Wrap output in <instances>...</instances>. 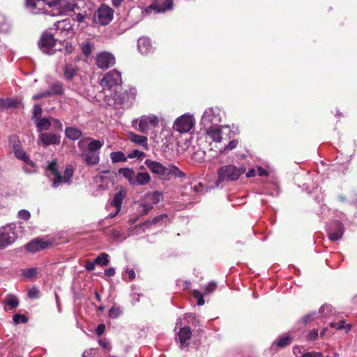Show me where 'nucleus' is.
Here are the masks:
<instances>
[{
    "mask_svg": "<svg viewBox=\"0 0 357 357\" xmlns=\"http://www.w3.org/2000/svg\"><path fill=\"white\" fill-rule=\"evenodd\" d=\"M27 9L33 14L46 13L50 16L66 15L78 8L74 1L66 0H26Z\"/></svg>",
    "mask_w": 357,
    "mask_h": 357,
    "instance_id": "1",
    "label": "nucleus"
},
{
    "mask_svg": "<svg viewBox=\"0 0 357 357\" xmlns=\"http://www.w3.org/2000/svg\"><path fill=\"white\" fill-rule=\"evenodd\" d=\"M195 123V119L192 115L183 114L176 119L174 128L179 133L189 132L194 128Z\"/></svg>",
    "mask_w": 357,
    "mask_h": 357,
    "instance_id": "9",
    "label": "nucleus"
},
{
    "mask_svg": "<svg viewBox=\"0 0 357 357\" xmlns=\"http://www.w3.org/2000/svg\"><path fill=\"white\" fill-rule=\"evenodd\" d=\"M128 139L131 142L142 146L146 150L149 148L148 138L144 135H140L133 132H130L128 133Z\"/></svg>",
    "mask_w": 357,
    "mask_h": 357,
    "instance_id": "18",
    "label": "nucleus"
},
{
    "mask_svg": "<svg viewBox=\"0 0 357 357\" xmlns=\"http://www.w3.org/2000/svg\"><path fill=\"white\" fill-rule=\"evenodd\" d=\"M49 96L52 95H58L61 96L63 93L64 89L63 84L60 82H56L52 84L50 89L47 90Z\"/></svg>",
    "mask_w": 357,
    "mask_h": 357,
    "instance_id": "29",
    "label": "nucleus"
},
{
    "mask_svg": "<svg viewBox=\"0 0 357 357\" xmlns=\"http://www.w3.org/2000/svg\"><path fill=\"white\" fill-rule=\"evenodd\" d=\"M217 284L215 282H211L207 285L204 287V291L207 294H210L215 291L216 289Z\"/></svg>",
    "mask_w": 357,
    "mask_h": 357,
    "instance_id": "51",
    "label": "nucleus"
},
{
    "mask_svg": "<svg viewBox=\"0 0 357 357\" xmlns=\"http://www.w3.org/2000/svg\"><path fill=\"white\" fill-rule=\"evenodd\" d=\"M115 268L112 267L105 270V275L109 277L114 276L115 275Z\"/></svg>",
    "mask_w": 357,
    "mask_h": 357,
    "instance_id": "64",
    "label": "nucleus"
},
{
    "mask_svg": "<svg viewBox=\"0 0 357 357\" xmlns=\"http://www.w3.org/2000/svg\"><path fill=\"white\" fill-rule=\"evenodd\" d=\"M344 232V227L340 222L333 221L328 229V238L332 241L340 240Z\"/></svg>",
    "mask_w": 357,
    "mask_h": 357,
    "instance_id": "15",
    "label": "nucleus"
},
{
    "mask_svg": "<svg viewBox=\"0 0 357 357\" xmlns=\"http://www.w3.org/2000/svg\"><path fill=\"white\" fill-rule=\"evenodd\" d=\"M86 139H82L77 143V146L81 151L80 156L88 165H94L100 162L99 153H96L86 149Z\"/></svg>",
    "mask_w": 357,
    "mask_h": 357,
    "instance_id": "10",
    "label": "nucleus"
},
{
    "mask_svg": "<svg viewBox=\"0 0 357 357\" xmlns=\"http://www.w3.org/2000/svg\"><path fill=\"white\" fill-rule=\"evenodd\" d=\"M110 158L114 163L126 162L127 160V157L121 151L112 152L110 153Z\"/></svg>",
    "mask_w": 357,
    "mask_h": 357,
    "instance_id": "33",
    "label": "nucleus"
},
{
    "mask_svg": "<svg viewBox=\"0 0 357 357\" xmlns=\"http://www.w3.org/2000/svg\"><path fill=\"white\" fill-rule=\"evenodd\" d=\"M105 329V326L103 324H99L96 329V334L100 336L101 335Z\"/></svg>",
    "mask_w": 357,
    "mask_h": 357,
    "instance_id": "63",
    "label": "nucleus"
},
{
    "mask_svg": "<svg viewBox=\"0 0 357 357\" xmlns=\"http://www.w3.org/2000/svg\"><path fill=\"white\" fill-rule=\"evenodd\" d=\"M206 128V133L213 142H220L222 140L221 130L218 126H211Z\"/></svg>",
    "mask_w": 357,
    "mask_h": 357,
    "instance_id": "21",
    "label": "nucleus"
},
{
    "mask_svg": "<svg viewBox=\"0 0 357 357\" xmlns=\"http://www.w3.org/2000/svg\"><path fill=\"white\" fill-rule=\"evenodd\" d=\"M179 341L182 347H187V341L191 338L192 333L189 327H183L180 328L178 333Z\"/></svg>",
    "mask_w": 357,
    "mask_h": 357,
    "instance_id": "22",
    "label": "nucleus"
},
{
    "mask_svg": "<svg viewBox=\"0 0 357 357\" xmlns=\"http://www.w3.org/2000/svg\"><path fill=\"white\" fill-rule=\"evenodd\" d=\"M96 350L94 349H90L89 350L85 351L82 355V357H96Z\"/></svg>",
    "mask_w": 357,
    "mask_h": 357,
    "instance_id": "57",
    "label": "nucleus"
},
{
    "mask_svg": "<svg viewBox=\"0 0 357 357\" xmlns=\"http://www.w3.org/2000/svg\"><path fill=\"white\" fill-rule=\"evenodd\" d=\"M317 314V312H312V313L306 314L303 317L302 321L304 324H307V323L310 322L311 321H312L316 317Z\"/></svg>",
    "mask_w": 357,
    "mask_h": 357,
    "instance_id": "53",
    "label": "nucleus"
},
{
    "mask_svg": "<svg viewBox=\"0 0 357 357\" xmlns=\"http://www.w3.org/2000/svg\"><path fill=\"white\" fill-rule=\"evenodd\" d=\"M193 296L197 299V305H203L205 303L202 293L198 290L193 291Z\"/></svg>",
    "mask_w": 357,
    "mask_h": 357,
    "instance_id": "45",
    "label": "nucleus"
},
{
    "mask_svg": "<svg viewBox=\"0 0 357 357\" xmlns=\"http://www.w3.org/2000/svg\"><path fill=\"white\" fill-rule=\"evenodd\" d=\"M17 105V102L15 100L11 99H0V108H10L15 107Z\"/></svg>",
    "mask_w": 357,
    "mask_h": 357,
    "instance_id": "36",
    "label": "nucleus"
},
{
    "mask_svg": "<svg viewBox=\"0 0 357 357\" xmlns=\"http://www.w3.org/2000/svg\"><path fill=\"white\" fill-rule=\"evenodd\" d=\"M42 107L41 105L39 104H36L33 106V119L36 121L38 118H41L42 115Z\"/></svg>",
    "mask_w": 357,
    "mask_h": 357,
    "instance_id": "42",
    "label": "nucleus"
},
{
    "mask_svg": "<svg viewBox=\"0 0 357 357\" xmlns=\"http://www.w3.org/2000/svg\"><path fill=\"white\" fill-rule=\"evenodd\" d=\"M319 337L318 330L313 328L310 330L305 336L307 341H314Z\"/></svg>",
    "mask_w": 357,
    "mask_h": 357,
    "instance_id": "40",
    "label": "nucleus"
},
{
    "mask_svg": "<svg viewBox=\"0 0 357 357\" xmlns=\"http://www.w3.org/2000/svg\"><path fill=\"white\" fill-rule=\"evenodd\" d=\"M333 312V308H332V306L330 305H323L319 310V314H321V316H325V317H327V316H329Z\"/></svg>",
    "mask_w": 357,
    "mask_h": 357,
    "instance_id": "38",
    "label": "nucleus"
},
{
    "mask_svg": "<svg viewBox=\"0 0 357 357\" xmlns=\"http://www.w3.org/2000/svg\"><path fill=\"white\" fill-rule=\"evenodd\" d=\"M121 312L119 307H112L109 310V317L112 319L117 318L120 315Z\"/></svg>",
    "mask_w": 357,
    "mask_h": 357,
    "instance_id": "49",
    "label": "nucleus"
},
{
    "mask_svg": "<svg viewBox=\"0 0 357 357\" xmlns=\"http://www.w3.org/2000/svg\"><path fill=\"white\" fill-rule=\"evenodd\" d=\"M17 216L20 219L28 220L31 217V213L27 210L22 209L19 211Z\"/></svg>",
    "mask_w": 357,
    "mask_h": 357,
    "instance_id": "50",
    "label": "nucleus"
},
{
    "mask_svg": "<svg viewBox=\"0 0 357 357\" xmlns=\"http://www.w3.org/2000/svg\"><path fill=\"white\" fill-rule=\"evenodd\" d=\"M9 140L13 151L22 147L20 141L16 137H11Z\"/></svg>",
    "mask_w": 357,
    "mask_h": 357,
    "instance_id": "44",
    "label": "nucleus"
},
{
    "mask_svg": "<svg viewBox=\"0 0 357 357\" xmlns=\"http://www.w3.org/2000/svg\"><path fill=\"white\" fill-rule=\"evenodd\" d=\"M17 238V226L15 224L0 227V249H4L13 244Z\"/></svg>",
    "mask_w": 357,
    "mask_h": 357,
    "instance_id": "7",
    "label": "nucleus"
},
{
    "mask_svg": "<svg viewBox=\"0 0 357 357\" xmlns=\"http://www.w3.org/2000/svg\"><path fill=\"white\" fill-rule=\"evenodd\" d=\"M147 197L151 200L152 205L157 204L160 202L162 197V193L160 191H155L151 194H149Z\"/></svg>",
    "mask_w": 357,
    "mask_h": 357,
    "instance_id": "35",
    "label": "nucleus"
},
{
    "mask_svg": "<svg viewBox=\"0 0 357 357\" xmlns=\"http://www.w3.org/2000/svg\"><path fill=\"white\" fill-rule=\"evenodd\" d=\"M146 154L142 152L139 151L138 150H133L130 153H128V158H138L141 159L142 158L144 157Z\"/></svg>",
    "mask_w": 357,
    "mask_h": 357,
    "instance_id": "43",
    "label": "nucleus"
},
{
    "mask_svg": "<svg viewBox=\"0 0 357 357\" xmlns=\"http://www.w3.org/2000/svg\"><path fill=\"white\" fill-rule=\"evenodd\" d=\"M172 176L184 178L185 176V174L176 166L173 165H167V174L165 175V180L169 179Z\"/></svg>",
    "mask_w": 357,
    "mask_h": 357,
    "instance_id": "23",
    "label": "nucleus"
},
{
    "mask_svg": "<svg viewBox=\"0 0 357 357\" xmlns=\"http://www.w3.org/2000/svg\"><path fill=\"white\" fill-rule=\"evenodd\" d=\"M35 121L39 131L47 130L52 125L51 119L49 118H38Z\"/></svg>",
    "mask_w": 357,
    "mask_h": 357,
    "instance_id": "28",
    "label": "nucleus"
},
{
    "mask_svg": "<svg viewBox=\"0 0 357 357\" xmlns=\"http://www.w3.org/2000/svg\"><path fill=\"white\" fill-rule=\"evenodd\" d=\"M86 270L88 271H92L95 269L96 267V262L95 261H87L85 266H84Z\"/></svg>",
    "mask_w": 357,
    "mask_h": 357,
    "instance_id": "58",
    "label": "nucleus"
},
{
    "mask_svg": "<svg viewBox=\"0 0 357 357\" xmlns=\"http://www.w3.org/2000/svg\"><path fill=\"white\" fill-rule=\"evenodd\" d=\"M57 162L56 160L51 161L47 166V170L54 176L52 180V187L57 188L63 184H70L73 176V169L71 166H68L65 169L63 175H61L56 169Z\"/></svg>",
    "mask_w": 357,
    "mask_h": 357,
    "instance_id": "3",
    "label": "nucleus"
},
{
    "mask_svg": "<svg viewBox=\"0 0 357 357\" xmlns=\"http://www.w3.org/2000/svg\"><path fill=\"white\" fill-rule=\"evenodd\" d=\"M153 208L152 204H142L139 206V212L142 215L147 214L149 211Z\"/></svg>",
    "mask_w": 357,
    "mask_h": 357,
    "instance_id": "47",
    "label": "nucleus"
},
{
    "mask_svg": "<svg viewBox=\"0 0 357 357\" xmlns=\"http://www.w3.org/2000/svg\"><path fill=\"white\" fill-rule=\"evenodd\" d=\"M39 46L40 50L47 54H54L56 50H60V48H56V43L54 36L47 32H45L41 36Z\"/></svg>",
    "mask_w": 357,
    "mask_h": 357,
    "instance_id": "11",
    "label": "nucleus"
},
{
    "mask_svg": "<svg viewBox=\"0 0 357 357\" xmlns=\"http://www.w3.org/2000/svg\"><path fill=\"white\" fill-rule=\"evenodd\" d=\"M38 141L45 146L50 145H58L60 144V136L51 132H43L40 134Z\"/></svg>",
    "mask_w": 357,
    "mask_h": 357,
    "instance_id": "17",
    "label": "nucleus"
},
{
    "mask_svg": "<svg viewBox=\"0 0 357 357\" xmlns=\"http://www.w3.org/2000/svg\"><path fill=\"white\" fill-rule=\"evenodd\" d=\"M221 122L220 109L218 107L206 109L201 119V123L204 127L218 126Z\"/></svg>",
    "mask_w": 357,
    "mask_h": 357,
    "instance_id": "8",
    "label": "nucleus"
},
{
    "mask_svg": "<svg viewBox=\"0 0 357 357\" xmlns=\"http://www.w3.org/2000/svg\"><path fill=\"white\" fill-rule=\"evenodd\" d=\"M13 152L17 158H18L20 160L24 161L28 165H30L32 167H35L36 164L29 159V158L28 157V155H26V153H25V151L23 150V149L22 147L13 151Z\"/></svg>",
    "mask_w": 357,
    "mask_h": 357,
    "instance_id": "26",
    "label": "nucleus"
},
{
    "mask_svg": "<svg viewBox=\"0 0 357 357\" xmlns=\"http://www.w3.org/2000/svg\"><path fill=\"white\" fill-rule=\"evenodd\" d=\"M66 136L71 140H77L82 136V132L78 128L67 127L65 130Z\"/></svg>",
    "mask_w": 357,
    "mask_h": 357,
    "instance_id": "27",
    "label": "nucleus"
},
{
    "mask_svg": "<svg viewBox=\"0 0 357 357\" xmlns=\"http://www.w3.org/2000/svg\"><path fill=\"white\" fill-rule=\"evenodd\" d=\"M136 94L137 90L134 87L130 88L129 91H124L122 93H119L117 91L111 96L114 102H107V104L114 107L120 106L123 108H128L133 104Z\"/></svg>",
    "mask_w": 357,
    "mask_h": 357,
    "instance_id": "6",
    "label": "nucleus"
},
{
    "mask_svg": "<svg viewBox=\"0 0 357 357\" xmlns=\"http://www.w3.org/2000/svg\"><path fill=\"white\" fill-rule=\"evenodd\" d=\"M159 123L158 117L153 114L142 115L139 119L132 120V127L144 135L155 129Z\"/></svg>",
    "mask_w": 357,
    "mask_h": 357,
    "instance_id": "4",
    "label": "nucleus"
},
{
    "mask_svg": "<svg viewBox=\"0 0 357 357\" xmlns=\"http://www.w3.org/2000/svg\"><path fill=\"white\" fill-rule=\"evenodd\" d=\"M126 195L122 191H119L114 195V197L112 201L111 204L116 208H121L122 202L124 199Z\"/></svg>",
    "mask_w": 357,
    "mask_h": 357,
    "instance_id": "32",
    "label": "nucleus"
},
{
    "mask_svg": "<svg viewBox=\"0 0 357 357\" xmlns=\"http://www.w3.org/2000/svg\"><path fill=\"white\" fill-rule=\"evenodd\" d=\"M138 50L142 54H148L153 52V46L149 38H141L138 40Z\"/></svg>",
    "mask_w": 357,
    "mask_h": 357,
    "instance_id": "19",
    "label": "nucleus"
},
{
    "mask_svg": "<svg viewBox=\"0 0 357 357\" xmlns=\"http://www.w3.org/2000/svg\"><path fill=\"white\" fill-rule=\"evenodd\" d=\"M37 274V268H29L24 269L22 272V275L24 278L27 279H31L34 278Z\"/></svg>",
    "mask_w": 357,
    "mask_h": 357,
    "instance_id": "39",
    "label": "nucleus"
},
{
    "mask_svg": "<svg viewBox=\"0 0 357 357\" xmlns=\"http://www.w3.org/2000/svg\"><path fill=\"white\" fill-rule=\"evenodd\" d=\"M98 343H99L100 346L102 347L103 349H105L108 351L111 349V346L107 341H106L105 340H100L98 341Z\"/></svg>",
    "mask_w": 357,
    "mask_h": 357,
    "instance_id": "60",
    "label": "nucleus"
},
{
    "mask_svg": "<svg viewBox=\"0 0 357 357\" xmlns=\"http://www.w3.org/2000/svg\"><path fill=\"white\" fill-rule=\"evenodd\" d=\"M94 261L96 262V264L101 266H107L109 262V255L108 254L103 252L98 255Z\"/></svg>",
    "mask_w": 357,
    "mask_h": 357,
    "instance_id": "34",
    "label": "nucleus"
},
{
    "mask_svg": "<svg viewBox=\"0 0 357 357\" xmlns=\"http://www.w3.org/2000/svg\"><path fill=\"white\" fill-rule=\"evenodd\" d=\"M344 328L347 329V331H349L351 330V326L349 325V324H347V326H344V321H340L337 324V330H341V329H343Z\"/></svg>",
    "mask_w": 357,
    "mask_h": 357,
    "instance_id": "59",
    "label": "nucleus"
},
{
    "mask_svg": "<svg viewBox=\"0 0 357 357\" xmlns=\"http://www.w3.org/2000/svg\"><path fill=\"white\" fill-rule=\"evenodd\" d=\"M119 172L128 180L130 185H132L134 184V180L136 174L133 169L126 167L120 168Z\"/></svg>",
    "mask_w": 357,
    "mask_h": 357,
    "instance_id": "30",
    "label": "nucleus"
},
{
    "mask_svg": "<svg viewBox=\"0 0 357 357\" xmlns=\"http://www.w3.org/2000/svg\"><path fill=\"white\" fill-rule=\"evenodd\" d=\"M86 142L89 141L87 144V148L86 149L92 151L96 153H99V150L103 146V141H100L98 139H94L91 137H86Z\"/></svg>",
    "mask_w": 357,
    "mask_h": 357,
    "instance_id": "24",
    "label": "nucleus"
},
{
    "mask_svg": "<svg viewBox=\"0 0 357 357\" xmlns=\"http://www.w3.org/2000/svg\"><path fill=\"white\" fill-rule=\"evenodd\" d=\"M28 296L31 298H36L39 296V290L37 288H32L29 289Z\"/></svg>",
    "mask_w": 357,
    "mask_h": 357,
    "instance_id": "55",
    "label": "nucleus"
},
{
    "mask_svg": "<svg viewBox=\"0 0 357 357\" xmlns=\"http://www.w3.org/2000/svg\"><path fill=\"white\" fill-rule=\"evenodd\" d=\"M302 349L303 348L301 347H299V346H295L293 348V353L295 356H296L297 357L299 356V355H301L303 354L304 353L302 352Z\"/></svg>",
    "mask_w": 357,
    "mask_h": 357,
    "instance_id": "61",
    "label": "nucleus"
},
{
    "mask_svg": "<svg viewBox=\"0 0 357 357\" xmlns=\"http://www.w3.org/2000/svg\"><path fill=\"white\" fill-rule=\"evenodd\" d=\"M113 10L106 5H102L94 15L95 21L100 24L107 25L113 18Z\"/></svg>",
    "mask_w": 357,
    "mask_h": 357,
    "instance_id": "12",
    "label": "nucleus"
},
{
    "mask_svg": "<svg viewBox=\"0 0 357 357\" xmlns=\"http://www.w3.org/2000/svg\"><path fill=\"white\" fill-rule=\"evenodd\" d=\"M144 165L152 173L157 174L162 179H165L167 166L163 165L159 162L149 159L145 160Z\"/></svg>",
    "mask_w": 357,
    "mask_h": 357,
    "instance_id": "14",
    "label": "nucleus"
},
{
    "mask_svg": "<svg viewBox=\"0 0 357 357\" xmlns=\"http://www.w3.org/2000/svg\"><path fill=\"white\" fill-rule=\"evenodd\" d=\"M151 181V176L147 172H138L135 174L132 185H144Z\"/></svg>",
    "mask_w": 357,
    "mask_h": 357,
    "instance_id": "25",
    "label": "nucleus"
},
{
    "mask_svg": "<svg viewBox=\"0 0 357 357\" xmlns=\"http://www.w3.org/2000/svg\"><path fill=\"white\" fill-rule=\"evenodd\" d=\"M237 144H238V141L232 140V141L229 142V143L227 146H225L224 149L221 150L220 151L222 153H226V152H228L229 151H231L237 146Z\"/></svg>",
    "mask_w": 357,
    "mask_h": 357,
    "instance_id": "48",
    "label": "nucleus"
},
{
    "mask_svg": "<svg viewBox=\"0 0 357 357\" xmlns=\"http://www.w3.org/2000/svg\"><path fill=\"white\" fill-rule=\"evenodd\" d=\"M122 82L121 73L116 70L107 73L100 82V86L107 96H112L120 88Z\"/></svg>",
    "mask_w": 357,
    "mask_h": 357,
    "instance_id": "2",
    "label": "nucleus"
},
{
    "mask_svg": "<svg viewBox=\"0 0 357 357\" xmlns=\"http://www.w3.org/2000/svg\"><path fill=\"white\" fill-rule=\"evenodd\" d=\"M291 343V338L289 336H284L278 340L277 345L280 347H284Z\"/></svg>",
    "mask_w": 357,
    "mask_h": 357,
    "instance_id": "41",
    "label": "nucleus"
},
{
    "mask_svg": "<svg viewBox=\"0 0 357 357\" xmlns=\"http://www.w3.org/2000/svg\"><path fill=\"white\" fill-rule=\"evenodd\" d=\"M173 5L172 0H165L161 5L151 6L146 9V13H150L151 10H154L155 13L165 12L168 10L172 9Z\"/></svg>",
    "mask_w": 357,
    "mask_h": 357,
    "instance_id": "20",
    "label": "nucleus"
},
{
    "mask_svg": "<svg viewBox=\"0 0 357 357\" xmlns=\"http://www.w3.org/2000/svg\"><path fill=\"white\" fill-rule=\"evenodd\" d=\"M5 304L9 305L10 309H13L18 305V299L14 296H8L6 298Z\"/></svg>",
    "mask_w": 357,
    "mask_h": 357,
    "instance_id": "37",
    "label": "nucleus"
},
{
    "mask_svg": "<svg viewBox=\"0 0 357 357\" xmlns=\"http://www.w3.org/2000/svg\"><path fill=\"white\" fill-rule=\"evenodd\" d=\"M13 322L15 324H19L20 323H26L27 321V318L23 315L20 314H16L13 316Z\"/></svg>",
    "mask_w": 357,
    "mask_h": 357,
    "instance_id": "46",
    "label": "nucleus"
},
{
    "mask_svg": "<svg viewBox=\"0 0 357 357\" xmlns=\"http://www.w3.org/2000/svg\"><path fill=\"white\" fill-rule=\"evenodd\" d=\"M47 96H49L47 91H45L44 92L38 93L34 95L33 96V100H38V99H40L42 98H45V97H47Z\"/></svg>",
    "mask_w": 357,
    "mask_h": 357,
    "instance_id": "62",
    "label": "nucleus"
},
{
    "mask_svg": "<svg viewBox=\"0 0 357 357\" xmlns=\"http://www.w3.org/2000/svg\"><path fill=\"white\" fill-rule=\"evenodd\" d=\"M167 215L165 213H163V214H160L155 218H153L151 220V224L152 225H156L158 223H159L160 222L162 221L164 219H165L167 218Z\"/></svg>",
    "mask_w": 357,
    "mask_h": 357,
    "instance_id": "54",
    "label": "nucleus"
},
{
    "mask_svg": "<svg viewBox=\"0 0 357 357\" xmlns=\"http://www.w3.org/2000/svg\"><path fill=\"white\" fill-rule=\"evenodd\" d=\"M50 245L47 241L41 238L35 239L25 245V248L30 252H36L48 248Z\"/></svg>",
    "mask_w": 357,
    "mask_h": 357,
    "instance_id": "16",
    "label": "nucleus"
},
{
    "mask_svg": "<svg viewBox=\"0 0 357 357\" xmlns=\"http://www.w3.org/2000/svg\"><path fill=\"white\" fill-rule=\"evenodd\" d=\"M115 63L114 56L107 52H103L98 54L96 58V64L99 68L107 69Z\"/></svg>",
    "mask_w": 357,
    "mask_h": 357,
    "instance_id": "13",
    "label": "nucleus"
},
{
    "mask_svg": "<svg viewBox=\"0 0 357 357\" xmlns=\"http://www.w3.org/2000/svg\"><path fill=\"white\" fill-rule=\"evenodd\" d=\"M301 357H324L321 352H306L302 354Z\"/></svg>",
    "mask_w": 357,
    "mask_h": 357,
    "instance_id": "56",
    "label": "nucleus"
},
{
    "mask_svg": "<svg viewBox=\"0 0 357 357\" xmlns=\"http://www.w3.org/2000/svg\"><path fill=\"white\" fill-rule=\"evenodd\" d=\"M245 172V167H237L232 165L222 166L218 171L217 185L222 181H236Z\"/></svg>",
    "mask_w": 357,
    "mask_h": 357,
    "instance_id": "5",
    "label": "nucleus"
},
{
    "mask_svg": "<svg viewBox=\"0 0 357 357\" xmlns=\"http://www.w3.org/2000/svg\"><path fill=\"white\" fill-rule=\"evenodd\" d=\"M78 69L72 65H66L63 68V75L66 79L71 80L76 75Z\"/></svg>",
    "mask_w": 357,
    "mask_h": 357,
    "instance_id": "31",
    "label": "nucleus"
},
{
    "mask_svg": "<svg viewBox=\"0 0 357 357\" xmlns=\"http://www.w3.org/2000/svg\"><path fill=\"white\" fill-rule=\"evenodd\" d=\"M82 51L84 56H89L91 53V47L89 43L83 44Z\"/></svg>",
    "mask_w": 357,
    "mask_h": 357,
    "instance_id": "52",
    "label": "nucleus"
}]
</instances>
